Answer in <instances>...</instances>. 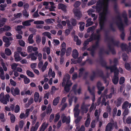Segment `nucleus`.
<instances>
[{
  "label": "nucleus",
  "mask_w": 131,
  "mask_h": 131,
  "mask_svg": "<svg viewBox=\"0 0 131 131\" xmlns=\"http://www.w3.org/2000/svg\"><path fill=\"white\" fill-rule=\"evenodd\" d=\"M113 69L112 72H113L114 73V75L112 79V81L114 84L116 85L118 83L119 79L118 77L119 70L117 67Z\"/></svg>",
  "instance_id": "f257e3e1"
},
{
  "label": "nucleus",
  "mask_w": 131,
  "mask_h": 131,
  "mask_svg": "<svg viewBox=\"0 0 131 131\" xmlns=\"http://www.w3.org/2000/svg\"><path fill=\"white\" fill-rule=\"evenodd\" d=\"M100 59L99 60V62L101 66L105 68L106 69H110L111 72H112V70L113 68H115L117 66V65L115 64L114 65L111 66H107V63L103 59L104 58H100Z\"/></svg>",
  "instance_id": "f03ea898"
},
{
  "label": "nucleus",
  "mask_w": 131,
  "mask_h": 131,
  "mask_svg": "<svg viewBox=\"0 0 131 131\" xmlns=\"http://www.w3.org/2000/svg\"><path fill=\"white\" fill-rule=\"evenodd\" d=\"M70 75L67 73L64 76L62 82V87H64L66 84H67L69 86L71 85V86L72 85V83L70 79Z\"/></svg>",
  "instance_id": "7ed1b4c3"
},
{
  "label": "nucleus",
  "mask_w": 131,
  "mask_h": 131,
  "mask_svg": "<svg viewBox=\"0 0 131 131\" xmlns=\"http://www.w3.org/2000/svg\"><path fill=\"white\" fill-rule=\"evenodd\" d=\"M10 96L8 94H6L4 95V92H2L0 95V101L4 104H6L7 102L9 101V98Z\"/></svg>",
  "instance_id": "20e7f679"
},
{
  "label": "nucleus",
  "mask_w": 131,
  "mask_h": 131,
  "mask_svg": "<svg viewBox=\"0 0 131 131\" xmlns=\"http://www.w3.org/2000/svg\"><path fill=\"white\" fill-rule=\"evenodd\" d=\"M38 49L37 47H33L32 51L35 52L30 54L27 57H42V54L41 53H38V52L37 51Z\"/></svg>",
  "instance_id": "39448f33"
},
{
  "label": "nucleus",
  "mask_w": 131,
  "mask_h": 131,
  "mask_svg": "<svg viewBox=\"0 0 131 131\" xmlns=\"http://www.w3.org/2000/svg\"><path fill=\"white\" fill-rule=\"evenodd\" d=\"M128 45V47L126 44L122 43L121 46V47L122 50L125 51L127 52H131V43L129 42Z\"/></svg>",
  "instance_id": "423d86ee"
},
{
  "label": "nucleus",
  "mask_w": 131,
  "mask_h": 131,
  "mask_svg": "<svg viewBox=\"0 0 131 131\" xmlns=\"http://www.w3.org/2000/svg\"><path fill=\"white\" fill-rule=\"evenodd\" d=\"M107 20V19L102 18V17L99 18V26L100 28L102 30L105 31V23Z\"/></svg>",
  "instance_id": "0eeeda50"
},
{
  "label": "nucleus",
  "mask_w": 131,
  "mask_h": 131,
  "mask_svg": "<svg viewBox=\"0 0 131 131\" xmlns=\"http://www.w3.org/2000/svg\"><path fill=\"white\" fill-rule=\"evenodd\" d=\"M116 18L119 21V22L117 21L116 23L118 28L120 30L123 29V27L124 26V24L120 16V14L118 15L116 17Z\"/></svg>",
  "instance_id": "6e6552de"
},
{
  "label": "nucleus",
  "mask_w": 131,
  "mask_h": 131,
  "mask_svg": "<svg viewBox=\"0 0 131 131\" xmlns=\"http://www.w3.org/2000/svg\"><path fill=\"white\" fill-rule=\"evenodd\" d=\"M11 94L14 96L16 95H18L20 94V90L17 87H16L15 89L13 87L11 88Z\"/></svg>",
  "instance_id": "1a4fd4ad"
},
{
  "label": "nucleus",
  "mask_w": 131,
  "mask_h": 131,
  "mask_svg": "<svg viewBox=\"0 0 131 131\" xmlns=\"http://www.w3.org/2000/svg\"><path fill=\"white\" fill-rule=\"evenodd\" d=\"M89 38L92 41L94 40H100L101 37L99 34H97L93 32L90 36Z\"/></svg>",
  "instance_id": "9d476101"
},
{
  "label": "nucleus",
  "mask_w": 131,
  "mask_h": 131,
  "mask_svg": "<svg viewBox=\"0 0 131 131\" xmlns=\"http://www.w3.org/2000/svg\"><path fill=\"white\" fill-rule=\"evenodd\" d=\"M102 84L101 82L100 81H98L96 85V86L98 91L97 92L98 94L99 95H100L101 94V92L104 89V86H101Z\"/></svg>",
  "instance_id": "9b49d317"
},
{
  "label": "nucleus",
  "mask_w": 131,
  "mask_h": 131,
  "mask_svg": "<svg viewBox=\"0 0 131 131\" xmlns=\"http://www.w3.org/2000/svg\"><path fill=\"white\" fill-rule=\"evenodd\" d=\"M62 122L63 123H66L67 125L69 124L70 122V116H69L67 117L66 116H64L62 118Z\"/></svg>",
  "instance_id": "f8f14e48"
},
{
  "label": "nucleus",
  "mask_w": 131,
  "mask_h": 131,
  "mask_svg": "<svg viewBox=\"0 0 131 131\" xmlns=\"http://www.w3.org/2000/svg\"><path fill=\"white\" fill-rule=\"evenodd\" d=\"M114 123L111 122L108 123L105 127V131H111L113 128Z\"/></svg>",
  "instance_id": "ddd939ff"
},
{
  "label": "nucleus",
  "mask_w": 131,
  "mask_h": 131,
  "mask_svg": "<svg viewBox=\"0 0 131 131\" xmlns=\"http://www.w3.org/2000/svg\"><path fill=\"white\" fill-rule=\"evenodd\" d=\"M82 58H73L71 59V60L72 62L74 64H77L78 63H80L82 61Z\"/></svg>",
  "instance_id": "4468645a"
},
{
  "label": "nucleus",
  "mask_w": 131,
  "mask_h": 131,
  "mask_svg": "<svg viewBox=\"0 0 131 131\" xmlns=\"http://www.w3.org/2000/svg\"><path fill=\"white\" fill-rule=\"evenodd\" d=\"M128 106H129L128 108H129L131 106V103H129L128 101H126L123 104L122 108L123 109L128 108H127Z\"/></svg>",
  "instance_id": "2eb2a0df"
},
{
  "label": "nucleus",
  "mask_w": 131,
  "mask_h": 131,
  "mask_svg": "<svg viewBox=\"0 0 131 131\" xmlns=\"http://www.w3.org/2000/svg\"><path fill=\"white\" fill-rule=\"evenodd\" d=\"M20 77L21 78L24 79V82L25 84H28L30 82V79L26 76L21 74L20 75Z\"/></svg>",
  "instance_id": "dca6fc26"
},
{
  "label": "nucleus",
  "mask_w": 131,
  "mask_h": 131,
  "mask_svg": "<svg viewBox=\"0 0 131 131\" xmlns=\"http://www.w3.org/2000/svg\"><path fill=\"white\" fill-rule=\"evenodd\" d=\"M75 15L77 17V19H79L81 16V14L80 12L78 9H76L73 11Z\"/></svg>",
  "instance_id": "f3484780"
},
{
  "label": "nucleus",
  "mask_w": 131,
  "mask_h": 131,
  "mask_svg": "<svg viewBox=\"0 0 131 131\" xmlns=\"http://www.w3.org/2000/svg\"><path fill=\"white\" fill-rule=\"evenodd\" d=\"M122 16L124 19V21L125 24L128 25V20L127 16V14L125 11L122 14Z\"/></svg>",
  "instance_id": "a211bd4d"
},
{
  "label": "nucleus",
  "mask_w": 131,
  "mask_h": 131,
  "mask_svg": "<svg viewBox=\"0 0 131 131\" xmlns=\"http://www.w3.org/2000/svg\"><path fill=\"white\" fill-rule=\"evenodd\" d=\"M67 6L64 4L62 3H60L58 4V8L59 9H61L64 12H66L67 11Z\"/></svg>",
  "instance_id": "6ab92c4d"
},
{
  "label": "nucleus",
  "mask_w": 131,
  "mask_h": 131,
  "mask_svg": "<svg viewBox=\"0 0 131 131\" xmlns=\"http://www.w3.org/2000/svg\"><path fill=\"white\" fill-rule=\"evenodd\" d=\"M34 21V20L33 19H30L26 20L22 22V25L25 26H29L31 25L30 23Z\"/></svg>",
  "instance_id": "aec40b11"
},
{
  "label": "nucleus",
  "mask_w": 131,
  "mask_h": 131,
  "mask_svg": "<svg viewBox=\"0 0 131 131\" xmlns=\"http://www.w3.org/2000/svg\"><path fill=\"white\" fill-rule=\"evenodd\" d=\"M72 56L73 57H79V53L76 49H74L72 51Z\"/></svg>",
  "instance_id": "412c9836"
},
{
  "label": "nucleus",
  "mask_w": 131,
  "mask_h": 131,
  "mask_svg": "<svg viewBox=\"0 0 131 131\" xmlns=\"http://www.w3.org/2000/svg\"><path fill=\"white\" fill-rule=\"evenodd\" d=\"M34 100L35 102L36 103L38 102L39 98V94L37 92H35L34 94Z\"/></svg>",
  "instance_id": "4be33fe9"
},
{
  "label": "nucleus",
  "mask_w": 131,
  "mask_h": 131,
  "mask_svg": "<svg viewBox=\"0 0 131 131\" xmlns=\"http://www.w3.org/2000/svg\"><path fill=\"white\" fill-rule=\"evenodd\" d=\"M60 99V97L59 96H58L55 98L53 101V105L54 106L57 105L59 102Z\"/></svg>",
  "instance_id": "5701e85b"
},
{
  "label": "nucleus",
  "mask_w": 131,
  "mask_h": 131,
  "mask_svg": "<svg viewBox=\"0 0 131 131\" xmlns=\"http://www.w3.org/2000/svg\"><path fill=\"white\" fill-rule=\"evenodd\" d=\"M123 29L120 30V29H119L122 32V33L120 35V37L122 40H124L125 36V34L124 31V26L123 27Z\"/></svg>",
  "instance_id": "b1692460"
},
{
  "label": "nucleus",
  "mask_w": 131,
  "mask_h": 131,
  "mask_svg": "<svg viewBox=\"0 0 131 131\" xmlns=\"http://www.w3.org/2000/svg\"><path fill=\"white\" fill-rule=\"evenodd\" d=\"M125 67L128 70H130L131 68V62L129 63L128 62H126L125 64Z\"/></svg>",
  "instance_id": "393cba45"
},
{
  "label": "nucleus",
  "mask_w": 131,
  "mask_h": 131,
  "mask_svg": "<svg viewBox=\"0 0 131 131\" xmlns=\"http://www.w3.org/2000/svg\"><path fill=\"white\" fill-rule=\"evenodd\" d=\"M123 113V114L124 115V117H123V121L124 122L125 120L124 119L125 116L127 115L129 113V110L128 108L125 109Z\"/></svg>",
  "instance_id": "a878e982"
},
{
  "label": "nucleus",
  "mask_w": 131,
  "mask_h": 131,
  "mask_svg": "<svg viewBox=\"0 0 131 131\" xmlns=\"http://www.w3.org/2000/svg\"><path fill=\"white\" fill-rule=\"evenodd\" d=\"M88 90L89 91L90 93L91 94L93 95V97L92 99V101L93 102H94L95 100V96L94 93L92 91V90L91 89L89 86H88Z\"/></svg>",
  "instance_id": "bb28decb"
},
{
  "label": "nucleus",
  "mask_w": 131,
  "mask_h": 131,
  "mask_svg": "<svg viewBox=\"0 0 131 131\" xmlns=\"http://www.w3.org/2000/svg\"><path fill=\"white\" fill-rule=\"evenodd\" d=\"M47 127V125L45 123L43 124L41 127L39 128V131H44Z\"/></svg>",
  "instance_id": "cd10ccee"
},
{
  "label": "nucleus",
  "mask_w": 131,
  "mask_h": 131,
  "mask_svg": "<svg viewBox=\"0 0 131 131\" xmlns=\"http://www.w3.org/2000/svg\"><path fill=\"white\" fill-rule=\"evenodd\" d=\"M80 25L79 28L81 31H83L84 29L85 26V23L84 22H81L79 23Z\"/></svg>",
  "instance_id": "c85d7f7f"
},
{
  "label": "nucleus",
  "mask_w": 131,
  "mask_h": 131,
  "mask_svg": "<svg viewBox=\"0 0 131 131\" xmlns=\"http://www.w3.org/2000/svg\"><path fill=\"white\" fill-rule=\"evenodd\" d=\"M34 102V99L32 97H30L28 100V104H26L25 106L28 107L31 105Z\"/></svg>",
  "instance_id": "c756f323"
},
{
  "label": "nucleus",
  "mask_w": 131,
  "mask_h": 131,
  "mask_svg": "<svg viewBox=\"0 0 131 131\" xmlns=\"http://www.w3.org/2000/svg\"><path fill=\"white\" fill-rule=\"evenodd\" d=\"M122 98L121 97L118 98L116 101V105L117 107L120 106L122 103Z\"/></svg>",
  "instance_id": "7c9ffc66"
},
{
  "label": "nucleus",
  "mask_w": 131,
  "mask_h": 131,
  "mask_svg": "<svg viewBox=\"0 0 131 131\" xmlns=\"http://www.w3.org/2000/svg\"><path fill=\"white\" fill-rule=\"evenodd\" d=\"M51 105L50 104L48 105L46 109V114H48L49 113H50L52 111V109L51 108Z\"/></svg>",
  "instance_id": "2f4dec72"
},
{
  "label": "nucleus",
  "mask_w": 131,
  "mask_h": 131,
  "mask_svg": "<svg viewBox=\"0 0 131 131\" xmlns=\"http://www.w3.org/2000/svg\"><path fill=\"white\" fill-rule=\"evenodd\" d=\"M64 90L67 92H69L70 89V87L71 86V85H69V86L67 84H66L64 86Z\"/></svg>",
  "instance_id": "473e14b6"
},
{
  "label": "nucleus",
  "mask_w": 131,
  "mask_h": 131,
  "mask_svg": "<svg viewBox=\"0 0 131 131\" xmlns=\"http://www.w3.org/2000/svg\"><path fill=\"white\" fill-rule=\"evenodd\" d=\"M5 54L7 55L8 56H10L12 53V52L11 50L8 48H6L5 49Z\"/></svg>",
  "instance_id": "72a5a7b5"
},
{
  "label": "nucleus",
  "mask_w": 131,
  "mask_h": 131,
  "mask_svg": "<svg viewBox=\"0 0 131 131\" xmlns=\"http://www.w3.org/2000/svg\"><path fill=\"white\" fill-rule=\"evenodd\" d=\"M91 119L90 118H87L85 123V126L86 127H89L90 122Z\"/></svg>",
  "instance_id": "f704fd0d"
},
{
  "label": "nucleus",
  "mask_w": 131,
  "mask_h": 131,
  "mask_svg": "<svg viewBox=\"0 0 131 131\" xmlns=\"http://www.w3.org/2000/svg\"><path fill=\"white\" fill-rule=\"evenodd\" d=\"M26 73L27 75L30 77H34V75L33 73L29 70H27Z\"/></svg>",
  "instance_id": "c9c22d12"
},
{
  "label": "nucleus",
  "mask_w": 131,
  "mask_h": 131,
  "mask_svg": "<svg viewBox=\"0 0 131 131\" xmlns=\"http://www.w3.org/2000/svg\"><path fill=\"white\" fill-rule=\"evenodd\" d=\"M70 23V21L68 19L66 20V23L68 28L69 29L72 30L73 29V27Z\"/></svg>",
  "instance_id": "e433bc0d"
},
{
  "label": "nucleus",
  "mask_w": 131,
  "mask_h": 131,
  "mask_svg": "<svg viewBox=\"0 0 131 131\" xmlns=\"http://www.w3.org/2000/svg\"><path fill=\"white\" fill-rule=\"evenodd\" d=\"M60 56L62 57L65 54L66 51V48L64 47H62L61 50Z\"/></svg>",
  "instance_id": "4c0bfd02"
},
{
  "label": "nucleus",
  "mask_w": 131,
  "mask_h": 131,
  "mask_svg": "<svg viewBox=\"0 0 131 131\" xmlns=\"http://www.w3.org/2000/svg\"><path fill=\"white\" fill-rule=\"evenodd\" d=\"M92 20V19L91 18H89L88 20H86V22H87V23L86 25V27H88L89 26L91 25L92 23V21H91Z\"/></svg>",
  "instance_id": "58836bf2"
},
{
  "label": "nucleus",
  "mask_w": 131,
  "mask_h": 131,
  "mask_svg": "<svg viewBox=\"0 0 131 131\" xmlns=\"http://www.w3.org/2000/svg\"><path fill=\"white\" fill-rule=\"evenodd\" d=\"M72 48L71 47H69L67 49L66 54L67 57L69 56L70 54Z\"/></svg>",
  "instance_id": "ea45409f"
},
{
  "label": "nucleus",
  "mask_w": 131,
  "mask_h": 131,
  "mask_svg": "<svg viewBox=\"0 0 131 131\" xmlns=\"http://www.w3.org/2000/svg\"><path fill=\"white\" fill-rule=\"evenodd\" d=\"M111 89L113 90V92L110 93L109 95H107L106 96V98L107 99L108 98L110 99L111 98L112 96V95L114 93V88L113 87L111 88Z\"/></svg>",
  "instance_id": "a19ab883"
},
{
  "label": "nucleus",
  "mask_w": 131,
  "mask_h": 131,
  "mask_svg": "<svg viewBox=\"0 0 131 131\" xmlns=\"http://www.w3.org/2000/svg\"><path fill=\"white\" fill-rule=\"evenodd\" d=\"M70 20L72 25L73 26H75L77 24V21L74 18H71Z\"/></svg>",
  "instance_id": "79ce46f5"
},
{
  "label": "nucleus",
  "mask_w": 131,
  "mask_h": 131,
  "mask_svg": "<svg viewBox=\"0 0 131 131\" xmlns=\"http://www.w3.org/2000/svg\"><path fill=\"white\" fill-rule=\"evenodd\" d=\"M77 86V84H75L74 85L72 88V90L74 92L75 94H77V90H76Z\"/></svg>",
  "instance_id": "37998d69"
},
{
  "label": "nucleus",
  "mask_w": 131,
  "mask_h": 131,
  "mask_svg": "<svg viewBox=\"0 0 131 131\" xmlns=\"http://www.w3.org/2000/svg\"><path fill=\"white\" fill-rule=\"evenodd\" d=\"M60 118V115L59 113H58L56 114L55 118L54 120V122H57L59 119Z\"/></svg>",
  "instance_id": "c03bdc74"
},
{
  "label": "nucleus",
  "mask_w": 131,
  "mask_h": 131,
  "mask_svg": "<svg viewBox=\"0 0 131 131\" xmlns=\"http://www.w3.org/2000/svg\"><path fill=\"white\" fill-rule=\"evenodd\" d=\"M97 74H98L100 77L102 78L104 76L103 71L101 70H99L97 71Z\"/></svg>",
  "instance_id": "a18cd8bd"
},
{
  "label": "nucleus",
  "mask_w": 131,
  "mask_h": 131,
  "mask_svg": "<svg viewBox=\"0 0 131 131\" xmlns=\"http://www.w3.org/2000/svg\"><path fill=\"white\" fill-rule=\"evenodd\" d=\"M41 37L39 35L36 36V41L37 44H39L41 42Z\"/></svg>",
  "instance_id": "49530a36"
},
{
  "label": "nucleus",
  "mask_w": 131,
  "mask_h": 131,
  "mask_svg": "<svg viewBox=\"0 0 131 131\" xmlns=\"http://www.w3.org/2000/svg\"><path fill=\"white\" fill-rule=\"evenodd\" d=\"M10 119L12 123H14L15 121L16 117L13 114L10 116Z\"/></svg>",
  "instance_id": "de8ad7c7"
},
{
  "label": "nucleus",
  "mask_w": 131,
  "mask_h": 131,
  "mask_svg": "<svg viewBox=\"0 0 131 131\" xmlns=\"http://www.w3.org/2000/svg\"><path fill=\"white\" fill-rule=\"evenodd\" d=\"M125 81V79L124 77H121L120 78L119 84L120 85H122L123 84Z\"/></svg>",
  "instance_id": "09e8293b"
},
{
  "label": "nucleus",
  "mask_w": 131,
  "mask_h": 131,
  "mask_svg": "<svg viewBox=\"0 0 131 131\" xmlns=\"http://www.w3.org/2000/svg\"><path fill=\"white\" fill-rule=\"evenodd\" d=\"M3 28L4 29L5 32L9 31L11 29V28L9 26L7 25H5Z\"/></svg>",
  "instance_id": "8fccbe9b"
},
{
  "label": "nucleus",
  "mask_w": 131,
  "mask_h": 131,
  "mask_svg": "<svg viewBox=\"0 0 131 131\" xmlns=\"http://www.w3.org/2000/svg\"><path fill=\"white\" fill-rule=\"evenodd\" d=\"M7 4H1L0 5V7L1 8L0 10L2 11H4L5 10V8L7 6Z\"/></svg>",
  "instance_id": "3c124183"
},
{
  "label": "nucleus",
  "mask_w": 131,
  "mask_h": 131,
  "mask_svg": "<svg viewBox=\"0 0 131 131\" xmlns=\"http://www.w3.org/2000/svg\"><path fill=\"white\" fill-rule=\"evenodd\" d=\"M80 2L79 1H77L75 2L74 3L73 6L75 8H77L80 5Z\"/></svg>",
  "instance_id": "603ef678"
},
{
  "label": "nucleus",
  "mask_w": 131,
  "mask_h": 131,
  "mask_svg": "<svg viewBox=\"0 0 131 131\" xmlns=\"http://www.w3.org/2000/svg\"><path fill=\"white\" fill-rule=\"evenodd\" d=\"M19 44L21 46L24 47L25 46V42L22 40H19L18 41Z\"/></svg>",
  "instance_id": "864d4df0"
},
{
  "label": "nucleus",
  "mask_w": 131,
  "mask_h": 131,
  "mask_svg": "<svg viewBox=\"0 0 131 131\" xmlns=\"http://www.w3.org/2000/svg\"><path fill=\"white\" fill-rule=\"evenodd\" d=\"M34 23L35 24H43L44 23V22L42 20H38L35 21Z\"/></svg>",
  "instance_id": "5fc2aeb1"
},
{
  "label": "nucleus",
  "mask_w": 131,
  "mask_h": 131,
  "mask_svg": "<svg viewBox=\"0 0 131 131\" xmlns=\"http://www.w3.org/2000/svg\"><path fill=\"white\" fill-rule=\"evenodd\" d=\"M110 28L112 31L115 32L116 31V29L113 26V23H111L110 25Z\"/></svg>",
  "instance_id": "6e6d98bb"
},
{
  "label": "nucleus",
  "mask_w": 131,
  "mask_h": 131,
  "mask_svg": "<svg viewBox=\"0 0 131 131\" xmlns=\"http://www.w3.org/2000/svg\"><path fill=\"white\" fill-rule=\"evenodd\" d=\"M20 110V107L18 105H16L15 107L14 112L15 113H17L19 112Z\"/></svg>",
  "instance_id": "4d7b16f0"
},
{
  "label": "nucleus",
  "mask_w": 131,
  "mask_h": 131,
  "mask_svg": "<svg viewBox=\"0 0 131 131\" xmlns=\"http://www.w3.org/2000/svg\"><path fill=\"white\" fill-rule=\"evenodd\" d=\"M23 14L24 16L27 17H28L29 16V14L28 13L26 10V9L23 10Z\"/></svg>",
  "instance_id": "13d9d810"
},
{
  "label": "nucleus",
  "mask_w": 131,
  "mask_h": 131,
  "mask_svg": "<svg viewBox=\"0 0 131 131\" xmlns=\"http://www.w3.org/2000/svg\"><path fill=\"white\" fill-rule=\"evenodd\" d=\"M91 41H92L89 38H88L86 40L84 41L83 44L87 46L89 44V43Z\"/></svg>",
  "instance_id": "bf43d9fd"
},
{
  "label": "nucleus",
  "mask_w": 131,
  "mask_h": 131,
  "mask_svg": "<svg viewBox=\"0 0 131 131\" xmlns=\"http://www.w3.org/2000/svg\"><path fill=\"white\" fill-rule=\"evenodd\" d=\"M17 65L16 63H14L11 65L12 69L14 70H16Z\"/></svg>",
  "instance_id": "052dcab7"
},
{
  "label": "nucleus",
  "mask_w": 131,
  "mask_h": 131,
  "mask_svg": "<svg viewBox=\"0 0 131 131\" xmlns=\"http://www.w3.org/2000/svg\"><path fill=\"white\" fill-rule=\"evenodd\" d=\"M33 46H29L28 47L27 51L28 52L30 53L32 51Z\"/></svg>",
  "instance_id": "680f3d73"
},
{
  "label": "nucleus",
  "mask_w": 131,
  "mask_h": 131,
  "mask_svg": "<svg viewBox=\"0 0 131 131\" xmlns=\"http://www.w3.org/2000/svg\"><path fill=\"white\" fill-rule=\"evenodd\" d=\"M117 109L116 107H115L113 109L112 112L113 117H114L115 116L117 113Z\"/></svg>",
  "instance_id": "e2e57ef3"
},
{
  "label": "nucleus",
  "mask_w": 131,
  "mask_h": 131,
  "mask_svg": "<svg viewBox=\"0 0 131 131\" xmlns=\"http://www.w3.org/2000/svg\"><path fill=\"white\" fill-rule=\"evenodd\" d=\"M19 124L20 128H23L24 124V121L23 120L20 121L19 122Z\"/></svg>",
  "instance_id": "0e129e2a"
},
{
  "label": "nucleus",
  "mask_w": 131,
  "mask_h": 131,
  "mask_svg": "<svg viewBox=\"0 0 131 131\" xmlns=\"http://www.w3.org/2000/svg\"><path fill=\"white\" fill-rule=\"evenodd\" d=\"M95 120H94L92 121L91 124V127L92 128H94L95 127Z\"/></svg>",
  "instance_id": "69168bd1"
},
{
  "label": "nucleus",
  "mask_w": 131,
  "mask_h": 131,
  "mask_svg": "<svg viewBox=\"0 0 131 131\" xmlns=\"http://www.w3.org/2000/svg\"><path fill=\"white\" fill-rule=\"evenodd\" d=\"M126 122L127 124L131 123V117L129 116L128 117L126 120Z\"/></svg>",
  "instance_id": "338daca9"
},
{
  "label": "nucleus",
  "mask_w": 131,
  "mask_h": 131,
  "mask_svg": "<svg viewBox=\"0 0 131 131\" xmlns=\"http://www.w3.org/2000/svg\"><path fill=\"white\" fill-rule=\"evenodd\" d=\"M23 27V26L22 25H18L17 27L16 30L18 31H20Z\"/></svg>",
  "instance_id": "774afa93"
}]
</instances>
